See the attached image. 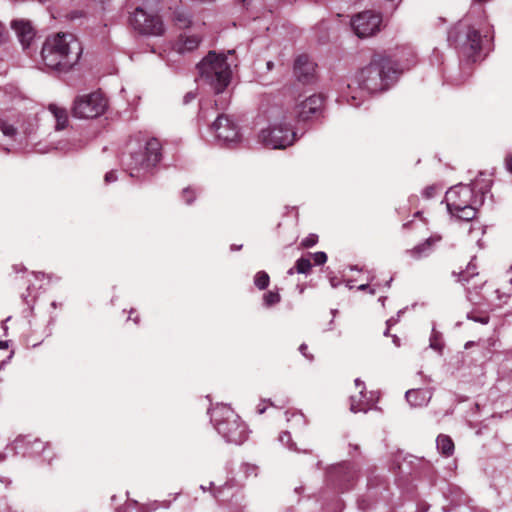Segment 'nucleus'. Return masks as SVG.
Wrapping results in <instances>:
<instances>
[{
  "mask_svg": "<svg viewBox=\"0 0 512 512\" xmlns=\"http://www.w3.org/2000/svg\"><path fill=\"white\" fill-rule=\"evenodd\" d=\"M397 68L388 57L375 55L348 83L347 100L359 106L369 95L385 91L395 79Z\"/></svg>",
  "mask_w": 512,
  "mask_h": 512,
  "instance_id": "1",
  "label": "nucleus"
},
{
  "mask_svg": "<svg viewBox=\"0 0 512 512\" xmlns=\"http://www.w3.org/2000/svg\"><path fill=\"white\" fill-rule=\"evenodd\" d=\"M160 159V141L140 132L128 141L123 164L131 177L140 178L148 174L159 163Z\"/></svg>",
  "mask_w": 512,
  "mask_h": 512,
  "instance_id": "2",
  "label": "nucleus"
},
{
  "mask_svg": "<svg viewBox=\"0 0 512 512\" xmlns=\"http://www.w3.org/2000/svg\"><path fill=\"white\" fill-rule=\"evenodd\" d=\"M82 52L80 41L72 33L59 32L46 38L41 60L48 69L67 71L79 61Z\"/></svg>",
  "mask_w": 512,
  "mask_h": 512,
  "instance_id": "3",
  "label": "nucleus"
},
{
  "mask_svg": "<svg viewBox=\"0 0 512 512\" xmlns=\"http://www.w3.org/2000/svg\"><path fill=\"white\" fill-rule=\"evenodd\" d=\"M232 54L233 51H228L227 55L210 51L197 65L200 78L216 93L223 92L231 81L232 63L228 61V55Z\"/></svg>",
  "mask_w": 512,
  "mask_h": 512,
  "instance_id": "4",
  "label": "nucleus"
},
{
  "mask_svg": "<svg viewBox=\"0 0 512 512\" xmlns=\"http://www.w3.org/2000/svg\"><path fill=\"white\" fill-rule=\"evenodd\" d=\"M129 23L133 30L144 36L160 37L166 32L157 0H146L137 6L130 13Z\"/></svg>",
  "mask_w": 512,
  "mask_h": 512,
  "instance_id": "5",
  "label": "nucleus"
},
{
  "mask_svg": "<svg viewBox=\"0 0 512 512\" xmlns=\"http://www.w3.org/2000/svg\"><path fill=\"white\" fill-rule=\"evenodd\" d=\"M212 420L215 422L219 434L227 442L242 444L247 438V429L244 423L239 419L229 407L222 406L213 410Z\"/></svg>",
  "mask_w": 512,
  "mask_h": 512,
  "instance_id": "6",
  "label": "nucleus"
},
{
  "mask_svg": "<svg viewBox=\"0 0 512 512\" xmlns=\"http://www.w3.org/2000/svg\"><path fill=\"white\" fill-rule=\"evenodd\" d=\"M473 190L467 185H457L446 192L445 201L448 211L458 219L470 221L476 216L472 206Z\"/></svg>",
  "mask_w": 512,
  "mask_h": 512,
  "instance_id": "7",
  "label": "nucleus"
},
{
  "mask_svg": "<svg viewBox=\"0 0 512 512\" xmlns=\"http://www.w3.org/2000/svg\"><path fill=\"white\" fill-rule=\"evenodd\" d=\"M259 139L269 148L284 149L293 144L296 134L286 123L279 122L275 116L270 125L261 130Z\"/></svg>",
  "mask_w": 512,
  "mask_h": 512,
  "instance_id": "8",
  "label": "nucleus"
},
{
  "mask_svg": "<svg viewBox=\"0 0 512 512\" xmlns=\"http://www.w3.org/2000/svg\"><path fill=\"white\" fill-rule=\"evenodd\" d=\"M107 109V100L100 92H91L78 96L74 100L72 113L80 119H93L101 116Z\"/></svg>",
  "mask_w": 512,
  "mask_h": 512,
  "instance_id": "9",
  "label": "nucleus"
},
{
  "mask_svg": "<svg viewBox=\"0 0 512 512\" xmlns=\"http://www.w3.org/2000/svg\"><path fill=\"white\" fill-rule=\"evenodd\" d=\"M382 18L379 14L365 11L355 16L351 25L355 34L360 38L370 37L380 30Z\"/></svg>",
  "mask_w": 512,
  "mask_h": 512,
  "instance_id": "10",
  "label": "nucleus"
},
{
  "mask_svg": "<svg viewBox=\"0 0 512 512\" xmlns=\"http://www.w3.org/2000/svg\"><path fill=\"white\" fill-rule=\"evenodd\" d=\"M202 42V36L198 34H181L172 44L171 50L163 56L168 63L178 61L176 56H182L196 50Z\"/></svg>",
  "mask_w": 512,
  "mask_h": 512,
  "instance_id": "11",
  "label": "nucleus"
},
{
  "mask_svg": "<svg viewBox=\"0 0 512 512\" xmlns=\"http://www.w3.org/2000/svg\"><path fill=\"white\" fill-rule=\"evenodd\" d=\"M211 129L218 140L223 143H236L240 140L237 124L226 115H220L212 124Z\"/></svg>",
  "mask_w": 512,
  "mask_h": 512,
  "instance_id": "12",
  "label": "nucleus"
},
{
  "mask_svg": "<svg viewBox=\"0 0 512 512\" xmlns=\"http://www.w3.org/2000/svg\"><path fill=\"white\" fill-rule=\"evenodd\" d=\"M0 130L4 136L16 139L20 134L27 136L31 130L24 127V123L16 114H6L0 118Z\"/></svg>",
  "mask_w": 512,
  "mask_h": 512,
  "instance_id": "13",
  "label": "nucleus"
},
{
  "mask_svg": "<svg viewBox=\"0 0 512 512\" xmlns=\"http://www.w3.org/2000/svg\"><path fill=\"white\" fill-rule=\"evenodd\" d=\"M323 98L320 95H312L302 101L296 107V114L301 120H308L314 115L321 113Z\"/></svg>",
  "mask_w": 512,
  "mask_h": 512,
  "instance_id": "14",
  "label": "nucleus"
},
{
  "mask_svg": "<svg viewBox=\"0 0 512 512\" xmlns=\"http://www.w3.org/2000/svg\"><path fill=\"white\" fill-rule=\"evenodd\" d=\"M316 64L307 56L300 55L294 64V73L299 81L308 83L315 75Z\"/></svg>",
  "mask_w": 512,
  "mask_h": 512,
  "instance_id": "15",
  "label": "nucleus"
},
{
  "mask_svg": "<svg viewBox=\"0 0 512 512\" xmlns=\"http://www.w3.org/2000/svg\"><path fill=\"white\" fill-rule=\"evenodd\" d=\"M11 28L15 31L20 43L24 48L28 47L35 37L34 28L28 20H13L11 22Z\"/></svg>",
  "mask_w": 512,
  "mask_h": 512,
  "instance_id": "16",
  "label": "nucleus"
},
{
  "mask_svg": "<svg viewBox=\"0 0 512 512\" xmlns=\"http://www.w3.org/2000/svg\"><path fill=\"white\" fill-rule=\"evenodd\" d=\"M406 399L413 407L426 405L431 399V392L428 390L411 389L406 392Z\"/></svg>",
  "mask_w": 512,
  "mask_h": 512,
  "instance_id": "17",
  "label": "nucleus"
},
{
  "mask_svg": "<svg viewBox=\"0 0 512 512\" xmlns=\"http://www.w3.org/2000/svg\"><path fill=\"white\" fill-rule=\"evenodd\" d=\"M439 240L440 237H430L423 243L418 244L417 246L410 250H407L406 253L414 259H419L421 257L427 256L431 251L432 245L438 242Z\"/></svg>",
  "mask_w": 512,
  "mask_h": 512,
  "instance_id": "18",
  "label": "nucleus"
},
{
  "mask_svg": "<svg viewBox=\"0 0 512 512\" xmlns=\"http://www.w3.org/2000/svg\"><path fill=\"white\" fill-rule=\"evenodd\" d=\"M372 406V400L368 399L363 390L359 391L358 396L351 397L350 410L354 413L367 412Z\"/></svg>",
  "mask_w": 512,
  "mask_h": 512,
  "instance_id": "19",
  "label": "nucleus"
},
{
  "mask_svg": "<svg viewBox=\"0 0 512 512\" xmlns=\"http://www.w3.org/2000/svg\"><path fill=\"white\" fill-rule=\"evenodd\" d=\"M48 110L53 115L56 121V129L62 130L68 125V113L65 108L60 107L56 104H50Z\"/></svg>",
  "mask_w": 512,
  "mask_h": 512,
  "instance_id": "20",
  "label": "nucleus"
},
{
  "mask_svg": "<svg viewBox=\"0 0 512 512\" xmlns=\"http://www.w3.org/2000/svg\"><path fill=\"white\" fill-rule=\"evenodd\" d=\"M437 449L438 451L445 455L451 456L454 452V443L452 439L447 435H439L437 437Z\"/></svg>",
  "mask_w": 512,
  "mask_h": 512,
  "instance_id": "21",
  "label": "nucleus"
},
{
  "mask_svg": "<svg viewBox=\"0 0 512 512\" xmlns=\"http://www.w3.org/2000/svg\"><path fill=\"white\" fill-rule=\"evenodd\" d=\"M466 39L473 52H477L481 47V36L479 31L473 27H468L466 31Z\"/></svg>",
  "mask_w": 512,
  "mask_h": 512,
  "instance_id": "22",
  "label": "nucleus"
},
{
  "mask_svg": "<svg viewBox=\"0 0 512 512\" xmlns=\"http://www.w3.org/2000/svg\"><path fill=\"white\" fill-rule=\"evenodd\" d=\"M173 20L179 28H188L192 23L190 13L184 9L175 10Z\"/></svg>",
  "mask_w": 512,
  "mask_h": 512,
  "instance_id": "23",
  "label": "nucleus"
},
{
  "mask_svg": "<svg viewBox=\"0 0 512 512\" xmlns=\"http://www.w3.org/2000/svg\"><path fill=\"white\" fill-rule=\"evenodd\" d=\"M269 282H270V278L266 272L259 271L256 273V275L254 277V284L258 289L263 290V289L267 288L269 285Z\"/></svg>",
  "mask_w": 512,
  "mask_h": 512,
  "instance_id": "24",
  "label": "nucleus"
},
{
  "mask_svg": "<svg viewBox=\"0 0 512 512\" xmlns=\"http://www.w3.org/2000/svg\"><path fill=\"white\" fill-rule=\"evenodd\" d=\"M312 267L311 260L309 258H300L296 261L295 269L297 273L307 274L310 272Z\"/></svg>",
  "mask_w": 512,
  "mask_h": 512,
  "instance_id": "25",
  "label": "nucleus"
},
{
  "mask_svg": "<svg viewBox=\"0 0 512 512\" xmlns=\"http://www.w3.org/2000/svg\"><path fill=\"white\" fill-rule=\"evenodd\" d=\"M280 299V294L276 291H269L263 296L264 305L267 307L277 304L280 302Z\"/></svg>",
  "mask_w": 512,
  "mask_h": 512,
  "instance_id": "26",
  "label": "nucleus"
},
{
  "mask_svg": "<svg viewBox=\"0 0 512 512\" xmlns=\"http://www.w3.org/2000/svg\"><path fill=\"white\" fill-rule=\"evenodd\" d=\"M311 256L316 265H322L327 261V255L324 252H316Z\"/></svg>",
  "mask_w": 512,
  "mask_h": 512,
  "instance_id": "27",
  "label": "nucleus"
},
{
  "mask_svg": "<svg viewBox=\"0 0 512 512\" xmlns=\"http://www.w3.org/2000/svg\"><path fill=\"white\" fill-rule=\"evenodd\" d=\"M475 267L470 263L468 266H467V269L465 272H463L460 276V281H463V282H468V276H473L475 275Z\"/></svg>",
  "mask_w": 512,
  "mask_h": 512,
  "instance_id": "28",
  "label": "nucleus"
},
{
  "mask_svg": "<svg viewBox=\"0 0 512 512\" xmlns=\"http://www.w3.org/2000/svg\"><path fill=\"white\" fill-rule=\"evenodd\" d=\"M317 239H318L317 235L310 234L308 237L303 239L302 246H304V247H312V246H314L316 244Z\"/></svg>",
  "mask_w": 512,
  "mask_h": 512,
  "instance_id": "29",
  "label": "nucleus"
},
{
  "mask_svg": "<svg viewBox=\"0 0 512 512\" xmlns=\"http://www.w3.org/2000/svg\"><path fill=\"white\" fill-rule=\"evenodd\" d=\"M182 194H183V198L185 199L187 204L192 203V201L195 197V193L193 190H191L190 188H186L183 190Z\"/></svg>",
  "mask_w": 512,
  "mask_h": 512,
  "instance_id": "30",
  "label": "nucleus"
},
{
  "mask_svg": "<svg viewBox=\"0 0 512 512\" xmlns=\"http://www.w3.org/2000/svg\"><path fill=\"white\" fill-rule=\"evenodd\" d=\"M8 40V32L6 31L4 25L0 22V45L5 43Z\"/></svg>",
  "mask_w": 512,
  "mask_h": 512,
  "instance_id": "31",
  "label": "nucleus"
},
{
  "mask_svg": "<svg viewBox=\"0 0 512 512\" xmlns=\"http://www.w3.org/2000/svg\"><path fill=\"white\" fill-rule=\"evenodd\" d=\"M279 440L280 442H282L283 444H287L289 445L290 441H291V437H290V434L288 432H284L282 433L280 436H279Z\"/></svg>",
  "mask_w": 512,
  "mask_h": 512,
  "instance_id": "32",
  "label": "nucleus"
},
{
  "mask_svg": "<svg viewBox=\"0 0 512 512\" xmlns=\"http://www.w3.org/2000/svg\"><path fill=\"white\" fill-rule=\"evenodd\" d=\"M434 192H435V188L433 186H429L427 188H425L423 190V195L426 197V198H431L433 197L434 195Z\"/></svg>",
  "mask_w": 512,
  "mask_h": 512,
  "instance_id": "33",
  "label": "nucleus"
},
{
  "mask_svg": "<svg viewBox=\"0 0 512 512\" xmlns=\"http://www.w3.org/2000/svg\"><path fill=\"white\" fill-rule=\"evenodd\" d=\"M307 349H308V347H307V345H306V344H302V345L299 347V351L301 352V354H302L304 357H306L307 359L312 360V359H313V356H312V355H308V354H307V352H306V351H307Z\"/></svg>",
  "mask_w": 512,
  "mask_h": 512,
  "instance_id": "34",
  "label": "nucleus"
},
{
  "mask_svg": "<svg viewBox=\"0 0 512 512\" xmlns=\"http://www.w3.org/2000/svg\"><path fill=\"white\" fill-rule=\"evenodd\" d=\"M116 179H117V177L113 171H110V172L106 173V175H105L106 183L114 182V181H116Z\"/></svg>",
  "mask_w": 512,
  "mask_h": 512,
  "instance_id": "35",
  "label": "nucleus"
},
{
  "mask_svg": "<svg viewBox=\"0 0 512 512\" xmlns=\"http://www.w3.org/2000/svg\"><path fill=\"white\" fill-rule=\"evenodd\" d=\"M505 165L507 170L512 172V154H509L505 159Z\"/></svg>",
  "mask_w": 512,
  "mask_h": 512,
  "instance_id": "36",
  "label": "nucleus"
},
{
  "mask_svg": "<svg viewBox=\"0 0 512 512\" xmlns=\"http://www.w3.org/2000/svg\"><path fill=\"white\" fill-rule=\"evenodd\" d=\"M194 98H195V94H193L192 92H189V93H187V94L184 96V102H185V103H189V102H190V101H192Z\"/></svg>",
  "mask_w": 512,
  "mask_h": 512,
  "instance_id": "37",
  "label": "nucleus"
},
{
  "mask_svg": "<svg viewBox=\"0 0 512 512\" xmlns=\"http://www.w3.org/2000/svg\"><path fill=\"white\" fill-rule=\"evenodd\" d=\"M355 384H356V386H357V387H360V388H361V390H363V389H364V383H363V382H361L359 379H356V380H355Z\"/></svg>",
  "mask_w": 512,
  "mask_h": 512,
  "instance_id": "38",
  "label": "nucleus"
},
{
  "mask_svg": "<svg viewBox=\"0 0 512 512\" xmlns=\"http://www.w3.org/2000/svg\"><path fill=\"white\" fill-rule=\"evenodd\" d=\"M393 343L396 346H400V339L396 335L393 336Z\"/></svg>",
  "mask_w": 512,
  "mask_h": 512,
  "instance_id": "39",
  "label": "nucleus"
},
{
  "mask_svg": "<svg viewBox=\"0 0 512 512\" xmlns=\"http://www.w3.org/2000/svg\"><path fill=\"white\" fill-rule=\"evenodd\" d=\"M368 287H369L368 284H362V285L358 286V289L364 291V290L368 289Z\"/></svg>",
  "mask_w": 512,
  "mask_h": 512,
  "instance_id": "40",
  "label": "nucleus"
},
{
  "mask_svg": "<svg viewBox=\"0 0 512 512\" xmlns=\"http://www.w3.org/2000/svg\"><path fill=\"white\" fill-rule=\"evenodd\" d=\"M295 271H296L295 267H294V268H290V269L287 271V274H288V275H293Z\"/></svg>",
  "mask_w": 512,
  "mask_h": 512,
  "instance_id": "41",
  "label": "nucleus"
},
{
  "mask_svg": "<svg viewBox=\"0 0 512 512\" xmlns=\"http://www.w3.org/2000/svg\"><path fill=\"white\" fill-rule=\"evenodd\" d=\"M482 323L486 324L488 322L487 318L480 320Z\"/></svg>",
  "mask_w": 512,
  "mask_h": 512,
  "instance_id": "42",
  "label": "nucleus"
},
{
  "mask_svg": "<svg viewBox=\"0 0 512 512\" xmlns=\"http://www.w3.org/2000/svg\"><path fill=\"white\" fill-rule=\"evenodd\" d=\"M5 346L3 345L2 341H0V349L1 348H4Z\"/></svg>",
  "mask_w": 512,
  "mask_h": 512,
  "instance_id": "43",
  "label": "nucleus"
},
{
  "mask_svg": "<svg viewBox=\"0 0 512 512\" xmlns=\"http://www.w3.org/2000/svg\"><path fill=\"white\" fill-rule=\"evenodd\" d=\"M369 292H370L371 294H374V293H375L374 289H370V291H369Z\"/></svg>",
  "mask_w": 512,
  "mask_h": 512,
  "instance_id": "44",
  "label": "nucleus"
},
{
  "mask_svg": "<svg viewBox=\"0 0 512 512\" xmlns=\"http://www.w3.org/2000/svg\"><path fill=\"white\" fill-rule=\"evenodd\" d=\"M391 282H392V279H389L387 282V285H390Z\"/></svg>",
  "mask_w": 512,
  "mask_h": 512,
  "instance_id": "45",
  "label": "nucleus"
},
{
  "mask_svg": "<svg viewBox=\"0 0 512 512\" xmlns=\"http://www.w3.org/2000/svg\"><path fill=\"white\" fill-rule=\"evenodd\" d=\"M391 282H392V279H389L387 282V285H390Z\"/></svg>",
  "mask_w": 512,
  "mask_h": 512,
  "instance_id": "46",
  "label": "nucleus"
},
{
  "mask_svg": "<svg viewBox=\"0 0 512 512\" xmlns=\"http://www.w3.org/2000/svg\"><path fill=\"white\" fill-rule=\"evenodd\" d=\"M391 282H392V279H389L387 282V285H390Z\"/></svg>",
  "mask_w": 512,
  "mask_h": 512,
  "instance_id": "47",
  "label": "nucleus"
},
{
  "mask_svg": "<svg viewBox=\"0 0 512 512\" xmlns=\"http://www.w3.org/2000/svg\"><path fill=\"white\" fill-rule=\"evenodd\" d=\"M463 26H464V24H463V23H460V25H459V29H460V28H462Z\"/></svg>",
  "mask_w": 512,
  "mask_h": 512,
  "instance_id": "48",
  "label": "nucleus"
},
{
  "mask_svg": "<svg viewBox=\"0 0 512 512\" xmlns=\"http://www.w3.org/2000/svg\"><path fill=\"white\" fill-rule=\"evenodd\" d=\"M243 2H246V0H243Z\"/></svg>",
  "mask_w": 512,
  "mask_h": 512,
  "instance_id": "49",
  "label": "nucleus"
}]
</instances>
